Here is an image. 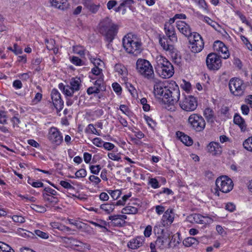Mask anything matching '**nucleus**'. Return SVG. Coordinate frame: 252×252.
<instances>
[{"label":"nucleus","mask_w":252,"mask_h":252,"mask_svg":"<svg viewBox=\"0 0 252 252\" xmlns=\"http://www.w3.org/2000/svg\"><path fill=\"white\" fill-rule=\"evenodd\" d=\"M58 87L66 96H72L73 94L75 92H77V91H75V90H73V87L69 84L65 85L63 83H61L59 84Z\"/></svg>","instance_id":"obj_23"},{"label":"nucleus","mask_w":252,"mask_h":252,"mask_svg":"<svg viewBox=\"0 0 252 252\" xmlns=\"http://www.w3.org/2000/svg\"><path fill=\"white\" fill-rule=\"evenodd\" d=\"M51 97L57 112H60L63 107V101L61 98V94L57 89H53L51 93Z\"/></svg>","instance_id":"obj_16"},{"label":"nucleus","mask_w":252,"mask_h":252,"mask_svg":"<svg viewBox=\"0 0 252 252\" xmlns=\"http://www.w3.org/2000/svg\"><path fill=\"white\" fill-rule=\"evenodd\" d=\"M137 212V208L130 205L125 207L122 210V213L125 214H135Z\"/></svg>","instance_id":"obj_36"},{"label":"nucleus","mask_w":252,"mask_h":252,"mask_svg":"<svg viewBox=\"0 0 252 252\" xmlns=\"http://www.w3.org/2000/svg\"><path fill=\"white\" fill-rule=\"evenodd\" d=\"M230 92L235 96H242L246 88L243 80L238 78H232L229 82Z\"/></svg>","instance_id":"obj_7"},{"label":"nucleus","mask_w":252,"mask_h":252,"mask_svg":"<svg viewBox=\"0 0 252 252\" xmlns=\"http://www.w3.org/2000/svg\"><path fill=\"white\" fill-rule=\"evenodd\" d=\"M7 112L3 111H0V124L5 125L7 124L8 116L6 114Z\"/></svg>","instance_id":"obj_40"},{"label":"nucleus","mask_w":252,"mask_h":252,"mask_svg":"<svg viewBox=\"0 0 252 252\" xmlns=\"http://www.w3.org/2000/svg\"><path fill=\"white\" fill-rule=\"evenodd\" d=\"M158 41L162 49L168 52L169 51L173 50L174 46L172 45L169 39L164 35H159Z\"/></svg>","instance_id":"obj_20"},{"label":"nucleus","mask_w":252,"mask_h":252,"mask_svg":"<svg viewBox=\"0 0 252 252\" xmlns=\"http://www.w3.org/2000/svg\"><path fill=\"white\" fill-rule=\"evenodd\" d=\"M233 122L235 124L238 125L242 131H245L247 125L244 119L238 113L234 115Z\"/></svg>","instance_id":"obj_25"},{"label":"nucleus","mask_w":252,"mask_h":252,"mask_svg":"<svg viewBox=\"0 0 252 252\" xmlns=\"http://www.w3.org/2000/svg\"><path fill=\"white\" fill-rule=\"evenodd\" d=\"M112 88L113 89V90L115 93H116L117 94H119L121 93L122 92V88L121 86L118 83H113L112 84Z\"/></svg>","instance_id":"obj_61"},{"label":"nucleus","mask_w":252,"mask_h":252,"mask_svg":"<svg viewBox=\"0 0 252 252\" xmlns=\"http://www.w3.org/2000/svg\"><path fill=\"white\" fill-rule=\"evenodd\" d=\"M203 21L207 23L209 25L211 26L212 28H213L216 31L220 32V26L219 24H218L217 22L214 21L211 19H210L208 16H204L203 17Z\"/></svg>","instance_id":"obj_30"},{"label":"nucleus","mask_w":252,"mask_h":252,"mask_svg":"<svg viewBox=\"0 0 252 252\" xmlns=\"http://www.w3.org/2000/svg\"><path fill=\"white\" fill-rule=\"evenodd\" d=\"M108 193L110 194L113 200H117L118 199L122 194L121 191L119 189L109 190Z\"/></svg>","instance_id":"obj_43"},{"label":"nucleus","mask_w":252,"mask_h":252,"mask_svg":"<svg viewBox=\"0 0 252 252\" xmlns=\"http://www.w3.org/2000/svg\"><path fill=\"white\" fill-rule=\"evenodd\" d=\"M144 119L150 127L154 128L156 126V124L155 122L151 117L145 116Z\"/></svg>","instance_id":"obj_48"},{"label":"nucleus","mask_w":252,"mask_h":252,"mask_svg":"<svg viewBox=\"0 0 252 252\" xmlns=\"http://www.w3.org/2000/svg\"><path fill=\"white\" fill-rule=\"evenodd\" d=\"M100 208L103 210L106 214H110L115 209V204L113 203H106L101 204Z\"/></svg>","instance_id":"obj_34"},{"label":"nucleus","mask_w":252,"mask_h":252,"mask_svg":"<svg viewBox=\"0 0 252 252\" xmlns=\"http://www.w3.org/2000/svg\"><path fill=\"white\" fill-rule=\"evenodd\" d=\"M198 241L194 237H189L183 240V244L186 247H195L198 244Z\"/></svg>","instance_id":"obj_29"},{"label":"nucleus","mask_w":252,"mask_h":252,"mask_svg":"<svg viewBox=\"0 0 252 252\" xmlns=\"http://www.w3.org/2000/svg\"><path fill=\"white\" fill-rule=\"evenodd\" d=\"M149 183L153 189H158L159 187V183L156 178H151Z\"/></svg>","instance_id":"obj_54"},{"label":"nucleus","mask_w":252,"mask_h":252,"mask_svg":"<svg viewBox=\"0 0 252 252\" xmlns=\"http://www.w3.org/2000/svg\"><path fill=\"white\" fill-rule=\"evenodd\" d=\"M51 5L59 9L64 10L69 6L67 0H50Z\"/></svg>","instance_id":"obj_24"},{"label":"nucleus","mask_w":252,"mask_h":252,"mask_svg":"<svg viewBox=\"0 0 252 252\" xmlns=\"http://www.w3.org/2000/svg\"><path fill=\"white\" fill-rule=\"evenodd\" d=\"M48 139L53 145H60L63 141L62 133L55 127H51L47 135Z\"/></svg>","instance_id":"obj_14"},{"label":"nucleus","mask_w":252,"mask_h":252,"mask_svg":"<svg viewBox=\"0 0 252 252\" xmlns=\"http://www.w3.org/2000/svg\"><path fill=\"white\" fill-rule=\"evenodd\" d=\"M0 252H15L7 244L0 241Z\"/></svg>","instance_id":"obj_38"},{"label":"nucleus","mask_w":252,"mask_h":252,"mask_svg":"<svg viewBox=\"0 0 252 252\" xmlns=\"http://www.w3.org/2000/svg\"><path fill=\"white\" fill-rule=\"evenodd\" d=\"M94 84V87L98 89L99 93L100 92L106 91V85L104 82L103 79L102 77H100L97 79Z\"/></svg>","instance_id":"obj_33"},{"label":"nucleus","mask_w":252,"mask_h":252,"mask_svg":"<svg viewBox=\"0 0 252 252\" xmlns=\"http://www.w3.org/2000/svg\"><path fill=\"white\" fill-rule=\"evenodd\" d=\"M189 42L191 44V51L194 53H199L204 48V42L201 35L196 32H194L190 36Z\"/></svg>","instance_id":"obj_12"},{"label":"nucleus","mask_w":252,"mask_h":252,"mask_svg":"<svg viewBox=\"0 0 252 252\" xmlns=\"http://www.w3.org/2000/svg\"><path fill=\"white\" fill-rule=\"evenodd\" d=\"M164 29L166 36L169 39L171 43L176 42L178 38L174 27L170 24H165Z\"/></svg>","instance_id":"obj_18"},{"label":"nucleus","mask_w":252,"mask_h":252,"mask_svg":"<svg viewBox=\"0 0 252 252\" xmlns=\"http://www.w3.org/2000/svg\"><path fill=\"white\" fill-rule=\"evenodd\" d=\"M136 69L144 78L153 80L154 79V72L151 63L147 60L139 59L136 62Z\"/></svg>","instance_id":"obj_5"},{"label":"nucleus","mask_w":252,"mask_h":252,"mask_svg":"<svg viewBox=\"0 0 252 252\" xmlns=\"http://www.w3.org/2000/svg\"><path fill=\"white\" fill-rule=\"evenodd\" d=\"M12 220L14 221L19 223H23L25 221V219L21 216L14 215L12 217Z\"/></svg>","instance_id":"obj_63"},{"label":"nucleus","mask_w":252,"mask_h":252,"mask_svg":"<svg viewBox=\"0 0 252 252\" xmlns=\"http://www.w3.org/2000/svg\"><path fill=\"white\" fill-rule=\"evenodd\" d=\"M188 123L192 129L196 132L202 131L205 128L206 122L204 118L198 114H192L188 118Z\"/></svg>","instance_id":"obj_8"},{"label":"nucleus","mask_w":252,"mask_h":252,"mask_svg":"<svg viewBox=\"0 0 252 252\" xmlns=\"http://www.w3.org/2000/svg\"><path fill=\"white\" fill-rule=\"evenodd\" d=\"M115 70L119 74L125 77L127 74L126 67L121 63H117L114 67Z\"/></svg>","instance_id":"obj_32"},{"label":"nucleus","mask_w":252,"mask_h":252,"mask_svg":"<svg viewBox=\"0 0 252 252\" xmlns=\"http://www.w3.org/2000/svg\"><path fill=\"white\" fill-rule=\"evenodd\" d=\"M177 238V241L174 244V246H176L180 243V239L179 236L173 235L170 240V234L164 231L163 229H161L160 234L158 236L155 244L157 247L160 249H163L166 247L170 248L171 247V244L173 241L175 242L176 238Z\"/></svg>","instance_id":"obj_6"},{"label":"nucleus","mask_w":252,"mask_h":252,"mask_svg":"<svg viewBox=\"0 0 252 252\" xmlns=\"http://www.w3.org/2000/svg\"><path fill=\"white\" fill-rule=\"evenodd\" d=\"M99 227L100 228H103L105 230L108 231V229L107 228V226H109L111 225L110 222H107L104 220H99Z\"/></svg>","instance_id":"obj_47"},{"label":"nucleus","mask_w":252,"mask_h":252,"mask_svg":"<svg viewBox=\"0 0 252 252\" xmlns=\"http://www.w3.org/2000/svg\"><path fill=\"white\" fill-rule=\"evenodd\" d=\"M134 3L133 0H124L121 3V6L125 7H130L131 5Z\"/></svg>","instance_id":"obj_59"},{"label":"nucleus","mask_w":252,"mask_h":252,"mask_svg":"<svg viewBox=\"0 0 252 252\" xmlns=\"http://www.w3.org/2000/svg\"><path fill=\"white\" fill-rule=\"evenodd\" d=\"M203 115L207 122L210 124H213L215 120V116L214 111L210 108H206L203 112Z\"/></svg>","instance_id":"obj_26"},{"label":"nucleus","mask_w":252,"mask_h":252,"mask_svg":"<svg viewBox=\"0 0 252 252\" xmlns=\"http://www.w3.org/2000/svg\"><path fill=\"white\" fill-rule=\"evenodd\" d=\"M90 169L92 173L97 175L101 169V167L99 165H91L90 167Z\"/></svg>","instance_id":"obj_53"},{"label":"nucleus","mask_w":252,"mask_h":252,"mask_svg":"<svg viewBox=\"0 0 252 252\" xmlns=\"http://www.w3.org/2000/svg\"><path fill=\"white\" fill-rule=\"evenodd\" d=\"M108 157L114 161H119L121 159V157L118 154H115L113 153H109L108 154Z\"/></svg>","instance_id":"obj_62"},{"label":"nucleus","mask_w":252,"mask_h":252,"mask_svg":"<svg viewBox=\"0 0 252 252\" xmlns=\"http://www.w3.org/2000/svg\"><path fill=\"white\" fill-rule=\"evenodd\" d=\"M87 56L91 61V63H92L94 65V67L100 65V64L101 63H103L99 59H95L94 58H93L89 52H87Z\"/></svg>","instance_id":"obj_41"},{"label":"nucleus","mask_w":252,"mask_h":252,"mask_svg":"<svg viewBox=\"0 0 252 252\" xmlns=\"http://www.w3.org/2000/svg\"><path fill=\"white\" fill-rule=\"evenodd\" d=\"M103 143V141L98 137L94 138L93 140V143L98 147H102Z\"/></svg>","instance_id":"obj_60"},{"label":"nucleus","mask_w":252,"mask_h":252,"mask_svg":"<svg viewBox=\"0 0 252 252\" xmlns=\"http://www.w3.org/2000/svg\"><path fill=\"white\" fill-rule=\"evenodd\" d=\"M176 134L181 141L183 143H184L186 146H189L192 144L193 141L192 139L188 135L185 134L184 133L178 131L176 133Z\"/></svg>","instance_id":"obj_27"},{"label":"nucleus","mask_w":252,"mask_h":252,"mask_svg":"<svg viewBox=\"0 0 252 252\" xmlns=\"http://www.w3.org/2000/svg\"><path fill=\"white\" fill-rule=\"evenodd\" d=\"M181 108L186 111H193L197 106L196 98L192 95H184L179 103Z\"/></svg>","instance_id":"obj_10"},{"label":"nucleus","mask_w":252,"mask_h":252,"mask_svg":"<svg viewBox=\"0 0 252 252\" xmlns=\"http://www.w3.org/2000/svg\"><path fill=\"white\" fill-rule=\"evenodd\" d=\"M126 86L128 91L133 97H135L136 96H137L136 90L130 83H126Z\"/></svg>","instance_id":"obj_45"},{"label":"nucleus","mask_w":252,"mask_h":252,"mask_svg":"<svg viewBox=\"0 0 252 252\" xmlns=\"http://www.w3.org/2000/svg\"><path fill=\"white\" fill-rule=\"evenodd\" d=\"M176 24L179 31L185 36L189 37L192 35L190 26L185 22L178 21Z\"/></svg>","instance_id":"obj_19"},{"label":"nucleus","mask_w":252,"mask_h":252,"mask_svg":"<svg viewBox=\"0 0 252 252\" xmlns=\"http://www.w3.org/2000/svg\"><path fill=\"white\" fill-rule=\"evenodd\" d=\"M34 233L37 236L43 239H47L49 237L48 233L43 232L40 230H35L34 231Z\"/></svg>","instance_id":"obj_56"},{"label":"nucleus","mask_w":252,"mask_h":252,"mask_svg":"<svg viewBox=\"0 0 252 252\" xmlns=\"http://www.w3.org/2000/svg\"><path fill=\"white\" fill-rule=\"evenodd\" d=\"M31 208L32 210L38 213H44L46 211V208L41 205H36V204H32L31 206Z\"/></svg>","instance_id":"obj_42"},{"label":"nucleus","mask_w":252,"mask_h":252,"mask_svg":"<svg viewBox=\"0 0 252 252\" xmlns=\"http://www.w3.org/2000/svg\"><path fill=\"white\" fill-rule=\"evenodd\" d=\"M73 51L75 54H77L83 58L85 56L86 51L83 46H74L73 47Z\"/></svg>","instance_id":"obj_37"},{"label":"nucleus","mask_w":252,"mask_h":252,"mask_svg":"<svg viewBox=\"0 0 252 252\" xmlns=\"http://www.w3.org/2000/svg\"><path fill=\"white\" fill-rule=\"evenodd\" d=\"M217 189L223 193H228L233 187L232 180L226 176H222L218 178L216 181Z\"/></svg>","instance_id":"obj_9"},{"label":"nucleus","mask_w":252,"mask_h":252,"mask_svg":"<svg viewBox=\"0 0 252 252\" xmlns=\"http://www.w3.org/2000/svg\"><path fill=\"white\" fill-rule=\"evenodd\" d=\"M127 216L124 215H115L108 217V220H111V225L114 227H122L125 225Z\"/></svg>","instance_id":"obj_17"},{"label":"nucleus","mask_w":252,"mask_h":252,"mask_svg":"<svg viewBox=\"0 0 252 252\" xmlns=\"http://www.w3.org/2000/svg\"><path fill=\"white\" fill-rule=\"evenodd\" d=\"M118 30L119 26L107 17L102 19L98 25V32L104 36V40L108 43V47L115 39Z\"/></svg>","instance_id":"obj_2"},{"label":"nucleus","mask_w":252,"mask_h":252,"mask_svg":"<svg viewBox=\"0 0 252 252\" xmlns=\"http://www.w3.org/2000/svg\"><path fill=\"white\" fill-rule=\"evenodd\" d=\"M206 65L210 70H218L221 66V61L220 56L216 53H210L206 60Z\"/></svg>","instance_id":"obj_13"},{"label":"nucleus","mask_w":252,"mask_h":252,"mask_svg":"<svg viewBox=\"0 0 252 252\" xmlns=\"http://www.w3.org/2000/svg\"><path fill=\"white\" fill-rule=\"evenodd\" d=\"M100 7L99 4H95L92 2V4L90 5L88 9L92 13H95L99 10Z\"/></svg>","instance_id":"obj_49"},{"label":"nucleus","mask_w":252,"mask_h":252,"mask_svg":"<svg viewBox=\"0 0 252 252\" xmlns=\"http://www.w3.org/2000/svg\"><path fill=\"white\" fill-rule=\"evenodd\" d=\"M243 146L246 150L252 152V138H249L243 142Z\"/></svg>","instance_id":"obj_44"},{"label":"nucleus","mask_w":252,"mask_h":252,"mask_svg":"<svg viewBox=\"0 0 252 252\" xmlns=\"http://www.w3.org/2000/svg\"><path fill=\"white\" fill-rule=\"evenodd\" d=\"M45 43L46 44V47L49 50H51V49H53L55 47V41L53 39H46Z\"/></svg>","instance_id":"obj_46"},{"label":"nucleus","mask_w":252,"mask_h":252,"mask_svg":"<svg viewBox=\"0 0 252 252\" xmlns=\"http://www.w3.org/2000/svg\"><path fill=\"white\" fill-rule=\"evenodd\" d=\"M187 220L191 223L210 224L213 220L208 216H203L199 214H191L187 217Z\"/></svg>","instance_id":"obj_15"},{"label":"nucleus","mask_w":252,"mask_h":252,"mask_svg":"<svg viewBox=\"0 0 252 252\" xmlns=\"http://www.w3.org/2000/svg\"><path fill=\"white\" fill-rule=\"evenodd\" d=\"M70 61L71 63L76 66H82L85 65V63L83 60L76 56H73L71 58Z\"/></svg>","instance_id":"obj_39"},{"label":"nucleus","mask_w":252,"mask_h":252,"mask_svg":"<svg viewBox=\"0 0 252 252\" xmlns=\"http://www.w3.org/2000/svg\"><path fill=\"white\" fill-rule=\"evenodd\" d=\"M158 71L163 78H169L173 76L174 69L173 65L165 58L159 56L157 58Z\"/></svg>","instance_id":"obj_4"},{"label":"nucleus","mask_w":252,"mask_h":252,"mask_svg":"<svg viewBox=\"0 0 252 252\" xmlns=\"http://www.w3.org/2000/svg\"><path fill=\"white\" fill-rule=\"evenodd\" d=\"M54 196L53 195H51L48 193H42V196L44 201H48L49 203L53 204H56L59 202V199Z\"/></svg>","instance_id":"obj_31"},{"label":"nucleus","mask_w":252,"mask_h":252,"mask_svg":"<svg viewBox=\"0 0 252 252\" xmlns=\"http://www.w3.org/2000/svg\"><path fill=\"white\" fill-rule=\"evenodd\" d=\"M241 39L242 40L243 43L246 45L247 48L250 50L252 51V44L250 42L248 39L245 36L241 35Z\"/></svg>","instance_id":"obj_52"},{"label":"nucleus","mask_w":252,"mask_h":252,"mask_svg":"<svg viewBox=\"0 0 252 252\" xmlns=\"http://www.w3.org/2000/svg\"><path fill=\"white\" fill-rule=\"evenodd\" d=\"M75 178H83L87 175V171L84 169H80L78 170L75 174Z\"/></svg>","instance_id":"obj_50"},{"label":"nucleus","mask_w":252,"mask_h":252,"mask_svg":"<svg viewBox=\"0 0 252 252\" xmlns=\"http://www.w3.org/2000/svg\"><path fill=\"white\" fill-rule=\"evenodd\" d=\"M120 109L123 113L129 116L130 114V111L128 107L125 105L122 104L120 106Z\"/></svg>","instance_id":"obj_58"},{"label":"nucleus","mask_w":252,"mask_h":252,"mask_svg":"<svg viewBox=\"0 0 252 252\" xmlns=\"http://www.w3.org/2000/svg\"><path fill=\"white\" fill-rule=\"evenodd\" d=\"M143 237H137L132 239L128 243L127 247L131 249L135 250L141 247L144 243Z\"/></svg>","instance_id":"obj_21"},{"label":"nucleus","mask_w":252,"mask_h":252,"mask_svg":"<svg viewBox=\"0 0 252 252\" xmlns=\"http://www.w3.org/2000/svg\"><path fill=\"white\" fill-rule=\"evenodd\" d=\"M155 95L159 96L165 103L174 105L180 98V92L175 83L165 86L163 83H157L154 87Z\"/></svg>","instance_id":"obj_1"},{"label":"nucleus","mask_w":252,"mask_h":252,"mask_svg":"<svg viewBox=\"0 0 252 252\" xmlns=\"http://www.w3.org/2000/svg\"><path fill=\"white\" fill-rule=\"evenodd\" d=\"M53 226H54V228H57L59 230L64 232H68L71 230V229L69 227L66 226L65 225H63L59 223L55 224V225H53Z\"/></svg>","instance_id":"obj_51"},{"label":"nucleus","mask_w":252,"mask_h":252,"mask_svg":"<svg viewBox=\"0 0 252 252\" xmlns=\"http://www.w3.org/2000/svg\"><path fill=\"white\" fill-rule=\"evenodd\" d=\"M174 213L172 209H168L164 212L162 219L160 221V223L159 227L155 226L154 228V231L155 233H159L160 227H167L170 225L174 221Z\"/></svg>","instance_id":"obj_11"},{"label":"nucleus","mask_w":252,"mask_h":252,"mask_svg":"<svg viewBox=\"0 0 252 252\" xmlns=\"http://www.w3.org/2000/svg\"><path fill=\"white\" fill-rule=\"evenodd\" d=\"M208 151L213 156L220 155L221 153V148L219 143L215 142H210L207 147Z\"/></svg>","instance_id":"obj_22"},{"label":"nucleus","mask_w":252,"mask_h":252,"mask_svg":"<svg viewBox=\"0 0 252 252\" xmlns=\"http://www.w3.org/2000/svg\"><path fill=\"white\" fill-rule=\"evenodd\" d=\"M87 93L89 95L99 93V90L94 86L89 87L87 89Z\"/></svg>","instance_id":"obj_57"},{"label":"nucleus","mask_w":252,"mask_h":252,"mask_svg":"<svg viewBox=\"0 0 252 252\" xmlns=\"http://www.w3.org/2000/svg\"><path fill=\"white\" fill-rule=\"evenodd\" d=\"M219 52H221L223 54V58L226 59L229 57V53L227 47L224 45L223 47H221V49Z\"/></svg>","instance_id":"obj_55"},{"label":"nucleus","mask_w":252,"mask_h":252,"mask_svg":"<svg viewBox=\"0 0 252 252\" xmlns=\"http://www.w3.org/2000/svg\"><path fill=\"white\" fill-rule=\"evenodd\" d=\"M224 45V44L220 40H217L215 41L214 43V47L217 51H219L220 50V49H221V47H223Z\"/></svg>","instance_id":"obj_64"},{"label":"nucleus","mask_w":252,"mask_h":252,"mask_svg":"<svg viewBox=\"0 0 252 252\" xmlns=\"http://www.w3.org/2000/svg\"><path fill=\"white\" fill-rule=\"evenodd\" d=\"M69 85L73 87V90L78 92L81 86V80L79 78H73L70 80Z\"/></svg>","instance_id":"obj_35"},{"label":"nucleus","mask_w":252,"mask_h":252,"mask_svg":"<svg viewBox=\"0 0 252 252\" xmlns=\"http://www.w3.org/2000/svg\"><path fill=\"white\" fill-rule=\"evenodd\" d=\"M122 42L125 50L129 54L137 56L142 51L141 40L136 34L127 33L123 37Z\"/></svg>","instance_id":"obj_3"},{"label":"nucleus","mask_w":252,"mask_h":252,"mask_svg":"<svg viewBox=\"0 0 252 252\" xmlns=\"http://www.w3.org/2000/svg\"><path fill=\"white\" fill-rule=\"evenodd\" d=\"M168 53L170 55L173 61L177 65H179L182 61L181 56L180 53L177 50L176 48L173 47V50L169 51Z\"/></svg>","instance_id":"obj_28"}]
</instances>
